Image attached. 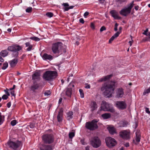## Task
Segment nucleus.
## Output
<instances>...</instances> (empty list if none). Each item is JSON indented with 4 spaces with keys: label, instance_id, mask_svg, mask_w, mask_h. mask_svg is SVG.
<instances>
[{
    "label": "nucleus",
    "instance_id": "f257e3e1",
    "mask_svg": "<svg viewBox=\"0 0 150 150\" xmlns=\"http://www.w3.org/2000/svg\"><path fill=\"white\" fill-rule=\"evenodd\" d=\"M115 84L104 83L101 88V91L103 92V95L107 97H111L115 90Z\"/></svg>",
    "mask_w": 150,
    "mask_h": 150
},
{
    "label": "nucleus",
    "instance_id": "f03ea898",
    "mask_svg": "<svg viewBox=\"0 0 150 150\" xmlns=\"http://www.w3.org/2000/svg\"><path fill=\"white\" fill-rule=\"evenodd\" d=\"M58 74L57 72L55 71H47L43 75V78L45 81H51L56 78Z\"/></svg>",
    "mask_w": 150,
    "mask_h": 150
},
{
    "label": "nucleus",
    "instance_id": "7ed1b4c3",
    "mask_svg": "<svg viewBox=\"0 0 150 150\" xmlns=\"http://www.w3.org/2000/svg\"><path fill=\"white\" fill-rule=\"evenodd\" d=\"M98 121L96 120H93L92 121L86 122L85 127L90 131H93L98 129V125L97 123Z\"/></svg>",
    "mask_w": 150,
    "mask_h": 150
},
{
    "label": "nucleus",
    "instance_id": "20e7f679",
    "mask_svg": "<svg viewBox=\"0 0 150 150\" xmlns=\"http://www.w3.org/2000/svg\"><path fill=\"white\" fill-rule=\"evenodd\" d=\"M134 1H132L127 6V7L125 8L122 9L120 12V14L122 16H126L130 13L131 10L134 5Z\"/></svg>",
    "mask_w": 150,
    "mask_h": 150
},
{
    "label": "nucleus",
    "instance_id": "39448f33",
    "mask_svg": "<svg viewBox=\"0 0 150 150\" xmlns=\"http://www.w3.org/2000/svg\"><path fill=\"white\" fill-rule=\"evenodd\" d=\"M101 110L105 111H110L111 112H115V109L108 103L104 101L102 102L100 106Z\"/></svg>",
    "mask_w": 150,
    "mask_h": 150
},
{
    "label": "nucleus",
    "instance_id": "423d86ee",
    "mask_svg": "<svg viewBox=\"0 0 150 150\" xmlns=\"http://www.w3.org/2000/svg\"><path fill=\"white\" fill-rule=\"evenodd\" d=\"M8 144L10 148L13 150H17L22 145L21 142L18 140L9 141L8 142Z\"/></svg>",
    "mask_w": 150,
    "mask_h": 150
},
{
    "label": "nucleus",
    "instance_id": "0eeeda50",
    "mask_svg": "<svg viewBox=\"0 0 150 150\" xmlns=\"http://www.w3.org/2000/svg\"><path fill=\"white\" fill-rule=\"evenodd\" d=\"M62 44L61 42H57L52 44L51 49L54 54L59 55L60 52V49L61 48Z\"/></svg>",
    "mask_w": 150,
    "mask_h": 150
},
{
    "label": "nucleus",
    "instance_id": "6e6552de",
    "mask_svg": "<svg viewBox=\"0 0 150 150\" xmlns=\"http://www.w3.org/2000/svg\"><path fill=\"white\" fill-rule=\"evenodd\" d=\"M90 144L94 148H97L101 145V142L97 137H93L90 141Z\"/></svg>",
    "mask_w": 150,
    "mask_h": 150
},
{
    "label": "nucleus",
    "instance_id": "1a4fd4ad",
    "mask_svg": "<svg viewBox=\"0 0 150 150\" xmlns=\"http://www.w3.org/2000/svg\"><path fill=\"white\" fill-rule=\"evenodd\" d=\"M42 139L44 142L47 144H50L54 142V137L51 134H45L42 137Z\"/></svg>",
    "mask_w": 150,
    "mask_h": 150
},
{
    "label": "nucleus",
    "instance_id": "9d476101",
    "mask_svg": "<svg viewBox=\"0 0 150 150\" xmlns=\"http://www.w3.org/2000/svg\"><path fill=\"white\" fill-rule=\"evenodd\" d=\"M105 141L107 146L110 148L114 146L117 144L115 140L111 137H108L106 138L105 139Z\"/></svg>",
    "mask_w": 150,
    "mask_h": 150
},
{
    "label": "nucleus",
    "instance_id": "9b49d317",
    "mask_svg": "<svg viewBox=\"0 0 150 150\" xmlns=\"http://www.w3.org/2000/svg\"><path fill=\"white\" fill-rule=\"evenodd\" d=\"M130 132L129 130H123L119 132L120 136L122 139L128 140L130 138Z\"/></svg>",
    "mask_w": 150,
    "mask_h": 150
},
{
    "label": "nucleus",
    "instance_id": "f8f14e48",
    "mask_svg": "<svg viewBox=\"0 0 150 150\" xmlns=\"http://www.w3.org/2000/svg\"><path fill=\"white\" fill-rule=\"evenodd\" d=\"M115 104L116 106L119 109L122 110L125 109L127 108V104L124 101H117Z\"/></svg>",
    "mask_w": 150,
    "mask_h": 150
},
{
    "label": "nucleus",
    "instance_id": "ddd939ff",
    "mask_svg": "<svg viewBox=\"0 0 150 150\" xmlns=\"http://www.w3.org/2000/svg\"><path fill=\"white\" fill-rule=\"evenodd\" d=\"M22 49V47L17 44L13 45L8 46L7 48L8 50L11 52L19 51Z\"/></svg>",
    "mask_w": 150,
    "mask_h": 150
},
{
    "label": "nucleus",
    "instance_id": "4468645a",
    "mask_svg": "<svg viewBox=\"0 0 150 150\" xmlns=\"http://www.w3.org/2000/svg\"><path fill=\"white\" fill-rule=\"evenodd\" d=\"M124 94V90L120 88L117 89L116 93V97L117 98H122Z\"/></svg>",
    "mask_w": 150,
    "mask_h": 150
},
{
    "label": "nucleus",
    "instance_id": "2eb2a0df",
    "mask_svg": "<svg viewBox=\"0 0 150 150\" xmlns=\"http://www.w3.org/2000/svg\"><path fill=\"white\" fill-rule=\"evenodd\" d=\"M71 85H70L68 88H67L65 91V95L67 96L68 97L71 98V95L72 94V88H70V86Z\"/></svg>",
    "mask_w": 150,
    "mask_h": 150
},
{
    "label": "nucleus",
    "instance_id": "dca6fc26",
    "mask_svg": "<svg viewBox=\"0 0 150 150\" xmlns=\"http://www.w3.org/2000/svg\"><path fill=\"white\" fill-rule=\"evenodd\" d=\"M18 59L17 58H15L9 61V63L11 67H13L16 66L18 63Z\"/></svg>",
    "mask_w": 150,
    "mask_h": 150
},
{
    "label": "nucleus",
    "instance_id": "f3484780",
    "mask_svg": "<svg viewBox=\"0 0 150 150\" xmlns=\"http://www.w3.org/2000/svg\"><path fill=\"white\" fill-rule=\"evenodd\" d=\"M91 110L93 111L95 110L97 108V105L96 103L94 101H92L90 105Z\"/></svg>",
    "mask_w": 150,
    "mask_h": 150
},
{
    "label": "nucleus",
    "instance_id": "a211bd4d",
    "mask_svg": "<svg viewBox=\"0 0 150 150\" xmlns=\"http://www.w3.org/2000/svg\"><path fill=\"white\" fill-rule=\"evenodd\" d=\"M39 87V85L38 84L34 82H33V84L32 85L30 88L31 91L33 92H35V91L38 90Z\"/></svg>",
    "mask_w": 150,
    "mask_h": 150
},
{
    "label": "nucleus",
    "instance_id": "6ab92c4d",
    "mask_svg": "<svg viewBox=\"0 0 150 150\" xmlns=\"http://www.w3.org/2000/svg\"><path fill=\"white\" fill-rule=\"evenodd\" d=\"M40 73L38 72H35L32 75V80L35 81L39 80L40 79Z\"/></svg>",
    "mask_w": 150,
    "mask_h": 150
},
{
    "label": "nucleus",
    "instance_id": "aec40b11",
    "mask_svg": "<svg viewBox=\"0 0 150 150\" xmlns=\"http://www.w3.org/2000/svg\"><path fill=\"white\" fill-rule=\"evenodd\" d=\"M43 59L45 60H49L50 61L53 59V57L51 55L48 54L47 53L44 54L42 56Z\"/></svg>",
    "mask_w": 150,
    "mask_h": 150
},
{
    "label": "nucleus",
    "instance_id": "412c9836",
    "mask_svg": "<svg viewBox=\"0 0 150 150\" xmlns=\"http://www.w3.org/2000/svg\"><path fill=\"white\" fill-rule=\"evenodd\" d=\"M110 13L112 16L115 19H117L119 18L118 15V13L115 10H112Z\"/></svg>",
    "mask_w": 150,
    "mask_h": 150
},
{
    "label": "nucleus",
    "instance_id": "4be33fe9",
    "mask_svg": "<svg viewBox=\"0 0 150 150\" xmlns=\"http://www.w3.org/2000/svg\"><path fill=\"white\" fill-rule=\"evenodd\" d=\"M108 129L110 133L111 134H116V129L113 127H108Z\"/></svg>",
    "mask_w": 150,
    "mask_h": 150
},
{
    "label": "nucleus",
    "instance_id": "5701e85b",
    "mask_svg": "<svg viewBox=\"0 0 150 150\" xmlns=\"http://www.w3.org/2000/svg\"><path fill=\"white\" fill-rule=\"evenodd\" d=\"M112 74H110L109 75H108L105 76L103 77L102 78H101L99 80V82H102L103 81H106L109 79L112 76Z\"/></svg>",
    "mask_w": 150,
    "mask_h": 150
},
{
    "label": "nucleus",
    "instance_id": "b1692460",
    "mask_svg": "<svg viewBox=\"0 0 150 150\" xmlns=\"http://www.w3.org/2000/svg\"><path fill=\"white\" fill-rule=\"evenodd\" d=\"M141 139V135L139 132H137L136 133V138L135 140L136 142L137 143V144H138V143L140 141ZM135 144H137L136 143Z\"/></svg>",
    "mask_w": 150,
    "mask_h": 150
},
{
    "label": "nucleus",
    "instance_id": "393cba45",
    "mask_svg": "<svg viewBox=\"0 0 150 150\" xmlns=\"http://www.w3.org/2000/svg\"><path fill=\"white\" fill-rule=\"evenodd\" d=\"M25 44L26 47H28L26 49L27 51H30L33 47V45L30 44V42H26Z\"/></svg>",
    "mask_w": 150,
    "mask_h": 150
},
{
    "label": "nucleus",
    "instance_id": "a878e982",
    "mask_svg": "<svg viewBox=\"0 0 150 150\" xmlns=\"http://www.w3.org/2000/svg\"><path fill=\"white\" fill-rule=\"evenodd\" d=\"M63 116V113L62 112L60 111L59 112L57 116V119L58 121L60 122L62 121Z\"/></svg>",
    "mask_w": 150,
    "mask_h": 150
},
{
    "label": "nucleus",
    "instance_id": "bb28decb",
    "mask_svg": "<svg viewBox=\"0 0 150 150\" xmlns=\"http://www.w3.org/2000/svg\"><path fill=\"white\" fill-rule=\"evenodd\" d=\"M8 54V52L7 50H4L1 52L0 54L2 57H5Z\"/></svg>",
    "mask_w": 150,
    "mask_h": 150
},
{
    "label": "nucleus",
    "instance_id": "cd10ccee",
    "mask_svg": "<svg viewBox=\"0 0 150 150\" xmlns=\"http://www.w3.org/2000/svg\"><path fill=\"white\" fill-rule=\"evenodd\" d=\"M101 116L104 119H107L110 117L111 115L110 113H105L103 114Z\"/></svg>",
    "mask_w": 150,
    "mask_h": 150
},
{
    "label": "nucleus",
    "instance_id": "c85d7f7f",
    "mask_svg": "<svg viewBox=\"0 0 150 150\" xmlns=\"http://www.w3.org/2000/svg\"><path fill=\"white\" fill-rule=\"evenodd\" d=\"M73 112L72 111L69 112L67 114V117L68 120H69L72 118Z\"/></svg>",
    "mask_w": 150,
    "mask_h": 150
},
{
    "label": "nucleus",
    "instance_id": "c756f323",
    "mask_svg": "<svg viewBox=\"0 0 150 150\" xmlns=\"http://www.w3.org/2000/svg\"><path fill=\"white\" fill-rule=\"evenodd\" d=\"M129 125V123L127 121H124L120 125L121 127H126Z\"/></svg>",
    "mask_w": 150,
    "mask_h": 150
},
{
    "label": "nucleus",
    "instance_id": "7c9ffc66",
    "mask_svg": "<svg viewBox=\"0 0 150 150\" xmlns=\"http://www.w3.org/2000/svg\"><path fill=\"white\" fill-rule=\"evenodd\" d=\"M52 146L50 145H47L45 146V149H41V150H52Z\"/></svg>",
    "mask_w": 150,
    "mask_h": 150
},
{
    "label": "nucleus",
    "instance_id": "2f4dec72",
    "mask_svg": "<svg viewBox=\"0 0 150 150\" xmlns=\"http://www.w3.org/2000/svg\"><path fill=\"white\" fill-rule=\"evenodd\" d=\"M19 51H13L12 52L13 53L12 54V56L14 57H17L19 53L18 52Z\"/></svg>",
    "mask_w": 150,
    "mask_h": 150
},
{
    "label": "nucleus",
    "instance_id": "473e14b6",
    "mask_svg": "<svg viewBox=\"0 0 150 150\" xmlns=\"http://www.w3.org/2000/svg\"><path fill=\"white\" fill-rule=\"evenodd\" d=\"M8 64L7 62H6L3 64V66L2 67V69L3 70H5L8 67Z\"/></svg>",
    "mask_w": 150,
    "mask_h": 150
},
{
    "label": "nucleus",
    "instance_id": "72a5a7b5",
    "mask_svg": "<svg viewBox=\"0 0 150 150\" xmlns=\"http://www.w3.org/2000/svg\"><path fill=\"white\" fill-rule=\"evenodd\" d=\"M30 39L35 41H38L40 40V39L37 37H32L30 38Z\"/></svg>",
    "mask_w": 150,
    "mask_h": 150
},
{
    "label": "nucleus",
    "instance_id": "f704fd0d",
    "mask_svg": "<svg viewBox=\"0 0 150 150\" xmlns=\"http://www.w3.org/2000/svg\"><path fill=\"white\" fill-rule=\"evenodd\" d=\"M79 92L80 93L81 97L82 98H83L84 97V95L83 90L80 89H79Z\"/></svg>",
    "mask_w": 150,
    "mask_h": 150
},
{
    "label": "nucleus",
    "instance_id": "c9c22d12",
    "mask_svg": "<svg viewBox=\"0 0 150 150\" xmlns=\"http://www.w3.org/2000/svg\"><path fill=\"white\" fill-rule=\"evenodd\" d=\"M51 93V92L50 91L47 90L44 93V95L45 96H48L49 95H50Z\"/></svg>",
    "mask_w": 150,
    "mask_h": 150
},
{
    "label": "nucleus",
    "instance_id": "e433bc0d",
    "mask_svg": "<svg viewBox=\"0 0 150 150\" xmlns=\"http://www.w3.org/2000/svg\"><path fill=\"white\" fill-rule=\"evenodd\" d=\"M75 136V133L74 132H70L69 134V137L70 139H72Z\"/></svg>",
    "mask_w": 150,
    "mask_h": 150
},
{
    "label": "nucleus",
    "instance_id": "4c0bfd02",
    "mask_svg": "<svg viewBox=\"0 0 150 150\" xmlns=\"http://www.w3.org/2000/svg\"><path fill=\"white\" fill-rule=\"evenodd\" d=\"M4 121V116L2 115L0 116V125H1Z\"/></svg>",
    "mask_w": 150,
    "mask_h": 150
},
{
    "label": "nucleus",
    "instance_id": "58836bf2",
    "mask_svg": "<svg viewBox=\"0 0 150 150\" xmlns=\"http://www.w3.org/2000/svg\"><path fill=\"white\" fill-rule=\"evenodd\" d=\"M150 92V87L144 91L143 92V94L144 95H146V94Z\"/></svg>",
    "mask_w": 150,
    "mask_h": 150
},
{
    "label": "nucleus",
    "instance_id": "ea45409f",
    "mask_svg": "<svg viewBox=\"0 0 150 150\" xmlns=\"http://www.w3.org/2000/svg\"><path fill=\"white\" fill-rule=\"evenodd\" d=\"M18 123V122H17V121L15 120H12L11 122V125L12 126H14L16 124Z\"/></svg>",
    "mask_w": 150,
    "mask_h": 150
},
{
    "label": "nucleus",
    "instance_id": "a19ab883",
    "mask_svg": "<svg viewBox=\"0 0 150 150\" xmlns=\"http://www.w3.org/2000/svg\"><path fill=\"white\" fill-rule=\"evenodd\" d=\"M46 15L49 18H51L53 16V14L51 12H48L46 13Z\"/></svg>",
    "mask_w": 150,
    "mask_h": 150
},
{
    "label": "nucleus",
    "instance_id": "79ce46f5",
    "mask_svg": "<svg viewBox=\"0 0 150 150\" xmlns=\"http://www.w3.org/2000/svg\"><path fill=\"white\" fill-rule=\"evenodd\" d=\"M74 6H70L69 7H65L64 8V11H68V10H69L70 9L73 8H74Z\"/></svg>",
    "mask_w": 150,
    "mask_h": 150
},
{
    "label": "nucleus",
    "instance_id": "37998d69",
    "mask_svg": "<svg viewBox=\"0 0 150 150\" xmlns=\"http://www.w3.org/2000/svg\"><path fill=\"white\" fill-rule=\"evenodd\" d=\"M32 8L31 7H28L26 9V11L27 13H30L32 11Z\"/></svg>",
    "mask_w": 150,
    "mask_h": 150
},
{
    "label": "nucleus",
    "instance_id": "c03bdc74",
    "mask_svg": "<svg viewBox=\"0 0 150 150\" xmlns=\"http://www.w3.org/2000/svg\"><path fill=\"white\" fill-rule=\"evenodd\" d=\"M120 33H121V32H117L113 36H114L115 38H116L119 36Z\"/></svg>",
    "mask_w": 150,
    "mask_h": 150
},
{
    "label": "nucleus",
    "instance_id": "a18cd8bd",
    "mask_svg": "<svg viewBox=\"0 0 150 150\" xmlns=\"http://www.w3.org/2000/svg\"><path fill=\"white\" fill-rule=\"evenodd\" d=\"M115 38V37L112 36L111 38L109 39V43H111Z\"/></svg>",
    "mask_w": 150,
    "mask_h": 150
},
{
    "label": "nucleus",
    "instance_id": "49530a36",
    "mask_svg": "<svg viewBox=\"0 0 150 150\" xmlns=\"http://www.w3.org/2000/svg\"><path fill=\"white\" fill-rule=\"evenodd\" d=\"M29 127L31 128H33L35 127V125L34 123H31L29 125Z\"/></svg>",
    "mask_w": 150,
    "mask_h": 150
},
{
    "label": "nucleus",
    "instance_id": "de8ad7c7",
    "mask_svg": "<svg viewBox=\"0 0 150 150\" xmlns=\"http://www.w3.org/2000/svg\"><path fill=\"white\" fill-rule=\"evenodd\" d=\"M8 96L6 95H4L2 96V98L3 100H6L8 98Z\"/></svg>",
    "mask_w": 150,
    "mask_h": 150
},
{
    "label": "nucleus",
    "instance_id": "09e8293b",
    "mask_svg": "<svg viewBox=\"0 0 150 150\" xmlns=\"http://www.w3.org/2000/svg\"><path fill=\"white\" fill-rule=\"evenodd\" d=\"M106 30V28L104 26H102L100 29V31L101 32L105 30Z\"/></svg>",
    "mask_w": 150,
    "mask_h": 150
},
{
    "label": "nucleus",
    "instance_id": "8fccbe9b",
    "mask_svg": "<svg viewBox=\"0 0 150 150\" xmlns=\"http://www.w3.org/2000/svg\"><path fill=\"white\" fill-rule=\"evenodd\" d=\"M118 26V24L116 23L115 24V28H114V30L115 31H117V26Z\"/></svg>",
    "mask_w": 150,
    "mask_h": 150
},
{
    "label": "nucleus",
    "instance_id": "3c124183",
    "mask_svg": "<svg viewBox=\"0 0 150 150\" xmlns=\"http://www.w3.org/2000/svg\"><path fill=\"white\" fill-rule=\"evenodd\" d=\"M62 5L65 7H68L69 6V4L67 3H63L62 4Z\"/></svg>",
    "mask_w": 150,
    "mask_h": 150
},
{
    "label": "nucleus",
    "instance_id": "603ef678",
    "mask_svg": "<svg viewBox=\"0 0 150 150\" xmlns=\"http://www.w3.org/2000/svg\"><path fill=\"white\" fill-rule=\"evenodd\" d=\"M11 91L10 92L11 94L13 96H15V94L14 93V91L11 90Z\"/></svg>",
    "mask_w": 150,
    "mask_h": 150
},
{
    "label": "nucleus",
    "instance_id": "864d4df0",
    "mask_svg": "<svg viewBox=\"0 0 150 150\" xmlns=\"http://www.w3.org/2000/svg\"><path fill=\"white\" fill-rule=\"evenodd\" d=\"M79 21V22L81 23H82V24L84 23V21L83 19L82 18L80 19Z\"/></svg>",
    "mask_w": 150,
    "mask_h": 150
},
{
    "label": "nucleus",
    "instance_id": "5fc2aeb1",
    "mask_svg": "<svg viewBox=\"0 0 150 150\" xmlns=\"http://www.w3.org/2000/svg\"><path fill=\"white\" fill-rule=\"evenodd\" d=\"M146 113L150 114V111H149V109L148 108H146Z\"/></svg>",
    "mask_w": 150,
    "mask_h": 150
},
{
    "label": "nucleus",
    "instance_id": "6e6d98bb",
    "mask_svg": "<svg viewBox=\"0 0 150 150\" xmlns=\"http://www.w3.org/2000/svg\"><path fill=\"white\" fill-rule=\"evenodd\" d=\"M89 14V13L87 12H85L84 14V16L85 17H86V16H87Z\"/></svg>",
    "mask_w": 150,
    "mask_h": 150
},
{
    "label": "nucleus",
    "instance_id": "4d7b16f0",
    "mask_svg": "<svg viewBox=\"0 0 150 150\" xmlns=\"http://www.w3.org/2000/svg\"><path fill=\"white\" fill-rule=\"evenodd\" d=\"M148 29H146V30H145L144 31V32L143 34L144 35H147V32H148Z\"/></svg>",
    "mask_w": 150,
    "mask_h": 150
},
{
    "label": "nucleus",
    "instance_id": "13d9d810",
    "mask_svg": "<svg viewBox=\"0 0 150 150\" xmlns=\"http://www.w3.org/2000/svg\"><path fill=\"white\" fill-rule=\"evenodd\" d=\"M11 103L10 102H8L7 104V106L8 108H9L11 107Z\"/></svg>",
    "mask_w": 150,
    "mask_h": 150
},
{
    "label": "nucleus",
    "instance_id": "bf43d9fd",
    "mask_svg": "<svg viewBox=\"0 0 150 150\" xmlns=\"http://www.w3.org/2000/svg\"><path fill=\"white\" fill-rule=\"evenodd\" d=\"M4 91L7 94V96H10V94L8 91L4 90Z\"/></svg>",
    "mask_w": 150,
    "mask_h": 150
},
{
    "label": "nucleus",
    "instance_id": "052dcab7",
    "mask_svg": "<svg viewBox=\"0 0 150 150\" xmlns=\"http://www.w3.org/2000/svg\"><path fill=\"white\" fill-rule=\"evenodd\" d=\"M4 61V59L1 57V56H0V62H3Z\"/></svg>",
    "mask_w": 150,
    "mask_h": 150
},
{
    "label": "nucleus",
    "instance_id": "680f3d73",
    "mask_svg": "<svg viewBox=\"0 0 150 150\" xmlns=\"http://www.w3.org/2000/svg\"><path fill=\"white\" fill-rule=\"evenodd\" d=\"M90 88L89 85H87L85 87V88L87 89H89Z\"/></svg>",
    "mask_w": 150,
    "mask_h": 150
},
{
    "label": "nucleus",
    "instance_id": "e2e57ef3",
    "mask_svg": "<svg viewBox=\"0 0 150 150\" xmlns=\"http://www.w3.org/2000/svg\"><path fill=\"white\" fill-rule=\"evenodd\" d=\"M125 145L126 147H127L129 146V143H126Z\"/></svg>",
    "mask_w": 150,
    "mask_h": 150
},
{
    "label": "nucleus",
    "instance_id": "0e129e2a",
    "mask_svg": "<svg viewBox=\"0 0 150 150\" xmlns=\"http://www.w3.org/2000/svg\"><path fill=\"white\" fill-rule=\"evenodd\" d=\"M62 98H60L59 99V102H58L59 104H60L61 103H62Z\"/></svg>",
    "mask_w": 150,
    "mask_h": 150
},
{
    "label": "nucleus",
    "instance_id": "69168bd1",
    "mask_svg": "<svg viewBox=\"0 0 150 150\" xmlns=\"http://www.w3.org/2000/svg\"><path fill=\"white\" fill-rule=\"evenodd\" d=\"M139 8V6H136L134 7V9L136 11H137L138 10Z\"/></svg>",
    "mask_w": 150,
    "mask_h": 150
},
{
    "label": "nucleus",
    "instance_id": "338daca9",
    "mask_svg": "<svg viewBox=\"0 0 150 150\" xmlns=\"http://www.w3.org/2000/svg\"><path fill=\"white\" fill-rule=\"evenodd\" d=\"M133 42V41L132 40V41H129V42L130 44V46H131L132 45Z\"/></svg>",
    "mask_w": 150,
    "mask_h": 150
},
{
    "label": "nucleus",
    "instance_id": "774afa93",
    "mask_svg": "<svg viewBox=\"0 0 150 150\" xmlns=\"http://www.w3.org/2000/svg\"><path fill=\"white\" fill-rule=\"evenodd\" d=\"M90 146H87L86 147V150H90L89 149Z\"/></svg>",
    "mask_w": 150,
    "mask_h": 150
}]
</instances>
